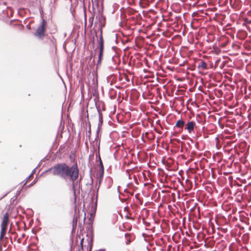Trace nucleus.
<instances>
[{"instance_id": "obj_21", "label": "nucleus", "mask_w": 251, "mask_h": 251, "mask_svg": "<svg viewBox=\"0 0 251 251\" xmlns=\"http://www.w3.org/2000/svg\"><path fill=\"white\" fill-rule=\"evenodd\" d=\"M32 175V174H31L28 177L26 178V182L28 181V180L29 179V178Z\"/></svg>"}, {"instance_id": "obj_20", "label": "nucleus", "mask_w": 251, "mask_h": 251, "mask_svg": "<svg viewBox=\"0 0 251 251\" xmlns=\"http://www.w3.org/2000/svg\"><path fill=\"white\" fill-rule=\"evenodd\" d=\"M126 174L128 176V177L130 179V175L129 173V172L128 171H126Z\"/></svg>"}, {"instance_id": "obj_17", "label": "nucleus", "mask_w": 251, "mask_h": 251, "mask_svg": "<svg viewBox=\"0 0 251 251\" xmlns=\"http://www.w3.org/2000/svg\"><path fill=\"white\" fill-rule=\"evenodd\" d=\"M102 53H99V56H98L99 59L98 61V64L100 63L101 59L102 58Z\"/></svg>"}, {"instance_id": "obj_1", "label": "nucleus", "mask_w": 251, "mask_h": 251, "mask_svg": "<svg viewBox=\"0 0 251 251\" xmlns=\"http://www.w3.org/2000/svg\"><path fill=\"white\" fill-rule=\"evenodd\" d=\"M67 173L66 175V179L69 178L72 182V185L74 191L75 200L76 199L75 185L78 184V181L75 182L78 177L79 169L76 164H73L71 167H69Z\"/></svg>"}, {"instance_id": "obj_13", "label": "nucleus", "mask_w": 251, "mask_h": 251, "mask_svg": "<svg viewBox=\"0 0 251 251\" xmlns=\"http://www.w3.org/2000/svg\"><path fill=\"white\" fill-rule=\"evenodd\" d=\"M125 237L126 238V245H129L131 241V238L130 237V235L127 233H126V234H125Z\"/></svg>"}, {"instance_id": "obj_23", "label": "nucleus", "mask_w": 251, "mask_h": 251, "mask_svg": "<svg viewBox=\"0 0 251 251\" xmlns=\"http://www.w3.org/2000/svg\"><path fill=\"white\" fill-rule=\"evenodd\" d=\"M88 132H89L88 136L89 137L90 136V134H91V131H89Z\"/></svg>"}, {"instance_id": "obj_25", "label": "nucleus", "mask_w": 251, "mask_h": 251, "mask_svg": "<svg viewBox=\"0 0 251 251\" xmlns=\"http://www.w3.org/2000/svg\"><path fill=\"white\" fill-rule=\"evenodd\" d=\"M119 186H118V187H117V190H118V191H119Z\"/></svg>"}, {"instance_id": "obj_19", "label": "nucleus", "mask_w": 251, "mask_h": 251, "mask_svg": "<svg viewBox=\"0 0 251 251\" xmlns=\"http://www.w3.org/2000/svg\"><path fill=\"white\" fill-rule=\"evenodd\" d=\"M99 47H100V50H103L104 45H100Z\"/></svg>"}, {"instance_id": "obj_6", "label": "nucleus", "mask_w": 251, "mask_h": 251, "mask_svg": "<svg viewBox=\"0 0 251 251\" xmlns=\"http://www.w3.org/2000/svg\"><path fill=\"white\" fill-rule=\"evenodd\" d=\"M9 221V216L7 213L4 214L3 217L1 227L7 228Z\"/></svg>"}, {"instance_id": "obj_22", "label": "nucleus", "mask_w": 251, "mask_h": 251, "mask_svg": "<svg viewBox=\"0 0 251 251\" xmlns=\"http://www.w3.org/2000/svg\"><path fill=\"white\" fill-rule=\"evenodd\" d=\"M103 50H100L99 53H103Z\"/></svg>"}, {"instance_id": "obj_3", "label": "nucleus", "mask_w": 251, "mask_h": 251, "mask_svg": "<svg viewBox=\"0 0 251 251\" xmlns=\"http://www.w3.org/2000/svg\"><path fill=\"white\" fill-rule=\"evenodd\" d=\"M47 25V22L45 20L42 19L40 25L38 27L34 35L38 38L42 39L45 36V29Z\"/></svg>"}, {"instance_id": "obj_7", "label": "nucleus", "mask_w": 251, "mask_h": 251, "mask_svg": "<svg viewBox=\"0 0 251 251\" xmlns=\"http://www.w3.org/2000/svg\"><path fill=\"white\" fill-rule=\"evenodd\" d=\"M185 125V122L181 119L177 121L175 127L180 129V131L183 130V126Z\"/></svg>"}, {"instance_id": "obj_9", "label": "nucleus", "mask_w": 251, "mask_h": 251, "mask_svg": "<svg viewBox=\"0 0 251 251\" xmlns=\"http://www.w3.org/2000/svg\"><path fill=\"white\" fill-rule=\"evenodd\" d=\"M103 123V117H102V114L101 112H99V123L98 126V129L97 132H98L100 126L102 125Z\"/></svg>"}, {"instance_id": "obj_14", "label": "nucleus", "mask_w": 251, "mask_h": 251, "mask_svg": "<svg viewBox=\"0 0 251 251\" xmlns=\"http://www.w3.org/2000/svg\"><path fill=\"white\" fill-rule=\"evenodd\" d=\"M106 181L108 183L107 188H110L112 186V185L113 184V180L111 178L109 177L106 179Z\"/></svg>"}, {"instance_id": "obj_27", "label": "nucleus", "mask_w": 251, "mask_h": 251, "mask_svg": "<svg viewBox=\"0 0 251 251\" xmlns=\"http://www.w3.org/2000/svg\"><path fill=\"white\" fill-rule=\"evenodd\" d=\"M33 184V183H31L30 185H32Z\"/></svg>"}, {"instance_id": "obj_10", "label": "nucleus", "mask_w": 251, "mask_h": 251, "mask_svg": "<svg viewBox=\"0 0 251 251\" xmlns=\"http://www.w3.org/2000/svg\"><path fill=\"white\" fill-rule=\"evenodd\" d=\"M198 68L202 70H206L207 69V64L204 61L201 60L200 63L198 65Z\"/></svg>"}, {"instance_id": "obj_11", "label": "nucleus", "mask_w": 251, "mask_h": 251, "mask_svg": "<svg viewBox=\"0 0 251 251\" xmlns=\"http://www.w3.org/2000/svg\"><path fill=\"white\" fill-rule=\"evenodd\" d=\"M95 104H96V108L97 109V111H98L99 114V112H100V109H101V108H100L101 105L102 106V109L103 110H105L103 103H101L100 102H96Z\"/></svg>"}, {"instance_id": "obj_15", "label": "nucleus", "mask_w": 251, "mask_h": 251, "mask_svg": "<svg viewBox=\"0 0 251 251\" xmlns=\"http://www.w3.org/2000/svg\"><path fill=\"white\" fill-rule=\"evenodd\" d=\"M99 160H100V170L101 171V175H103V171H104V167L102 162V161L101 160V158L100 157V156L99 155Z\"/></svg>"}, {"instance_id": "obj_18", "label": "nucleus", "mask_w": 251, "mask_h": 251, "mask_svg": "<svg viewBox=\"0 0 251 251\" xmlns=\"http://www.w3.org/2000/svg\"><path fill=\"white\" fill-rule=\"evenodd\" d=\"M76 223H77V220H75V219L74 218V219H73V226H74L75 224L76 226Z\"/></svg>"}, {"instance_id": "obj_5", "label": "nucleus", "mask_w": 251, "mask_h": 251, "mask_svg": "<svg viewBox=\"0 0 251 251\" xmlns=\"http://www.w3.org/2000/svg\"><path fill=\"white\" fill-rule=\"evenodd\" d=\"M196 126V123L194 121H189L186 124V127L185 129H186L189 133H191L194 129L195 127Z\"/></svg>"}, {"instance_id": "obj_4", "label": "nucleus", "mask_w": 251, "mask_h": 251, "mask_svg": "<svg viewBox=\"0 0 251 251\" xmlns=\"http://www.w3.org/2000/svg\"><path fill=\"white\" fill-rule=\"evenodd\" d=\"M103 1V0H92L93 9H97L99 13L102 12Z\"/></svg>"}, {"instance_id": "obj_26", "label": "nucleus", "mask_w": 251, "mask_h": 251, "mask_svg": "<svg viewBox=\"0 0 251 251\" xmlns=\"http://www.w3.org/2000/svg\"><path fill=\"white\" fill-rule=\"evenodd\" d=\"M34 173V170H33V171H32V175L33 174V173Z\"/></svg>"}, {"instance_id": "obj_8", "label": "nucleus", "mask_w": 251, "mask_h": 251, "mask_svg": "<svg viewBox=\"0 0 251 251\" xmlns=\"http://www.w3.org/2000/svg\"><path fill=\"white\" fill-rule=\"evenodd\" d=\"M6 5V2L4 0H0V14L4 12L6 8H9Z\"/></svg>"}, {"instance_id": "obj_16", "label": "nucleus", "mask_w": 251, "mask_h": 251, "mask_svg": "<svg viewBox=\"0 0 251 251\" xmlns=\"http://www.w3.org/2000/svg\"><path fill=\"white\" fill-rule=\"evenodd\" d=\"M98 44L100 45H104L103 39L102 36V31H100V35L99 40L98 41Z\"/></svg>"}, {"instance_id": "obj_12", "label": "nucleus", "mask_w": 251, "mask_h": 251, "mask_svg": "<svg viewBox=\"0 0 251 251\" xmlns=\"http://www.w3.org/2000/svg\"><path fill=\"white\" fill-rule=\"evenodd\" d=\"M7 230V228L1 227V231L0 234V240H1L4 236L5 234L6 231Z\"/></svg>"}, {"instance_id": "obj_24", "label": "nucleus", "mask_w": 251, "mask_h": 251, "mask_svg": "<svg viewBox=\"0 0 251 251\" xmlns=\"http://www.w3.org/2000/svg\"><path fill=\"white\" fill-rule=\"evenodd\" d=\"M83 239L81 240L80 244L82 245Z\"/></svg>"}, {"instance_id": "obj_2", "label": "nucleus", "mask_w": 251, "mask_h": 251, "mask_svg": "<svg viewBox=\"0 0 251 251\" xmlns=\"http://www.w3.org/2000/svg\"><path fill=\"white\" fill-rule=\"evenodd\" d=\"M69 167V166L66 163H60L46 170V172H48L52 171L53 175L58 176L63 179H66V175L67 173V171H68Z\"/></svg>"}]
</instances>
